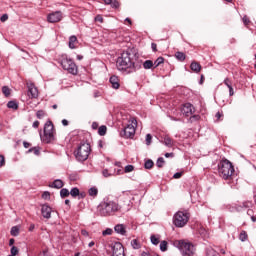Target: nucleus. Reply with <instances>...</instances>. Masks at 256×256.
I'll return each instance as SVG.
<instances>
[{
	"mask_svg": "<svg viewBox=\"0 0 256 256\" xmlns=\"http://www.w3.org/2000/svg\"><path fill=\"white\" fill-rule=\"evenodd\" d=\"M116 67L119 71L135 73L141 66L135 65V54L131 50H126L117 58Z\"/></svg>",
	"mask_w": 256,
	"mask_h": 256,
	"instance_id": "nucleus-1",
	"label": "nucleus"
},
{
	"mask_svg": "<svg viewBox=\"0 0 256 256\" xmlns=\"http://www.w3.org/2000/svg\"><path fill=\"white\" fill-rule=\"evenodd\" d=\"M98 211L102 217H108L109 215H114V213L121 211V206L113 200H105L98 206Z\"/></svg>",
	"mask_w": 256,
	"mask_h": 256,
	"instance_id": "nucleus-2",
	"label": "nucleus"
},
{
	"mask_svg": "<svg viewBox=\"0 0 256 256\" xmlns=\"http://www.w3.org/2000/svg\"><path fill=\"white\" fill-rule=\"evenodd\" d=\"M218 173L222 179L229 180L231 177H233V174L235 173V168L233 167V163H231L229 160H222L218 164Z\"/></svg>",
	"mask_w": 256,
	"mask_h": 256,
	"instance_id": "nucleus-3",
	"label": "nucleus"
},
{
	"mask_svg": "<svg viewBox=\"0 0 256 256\" xmlns=\"http://www.w3.org/2000/svg\"><path fill=\"white\" fill-rule=\"evenodd\" d=\"M74 155L81 163H83V161H87L89 159V155H91V144L88 142H81L74 151Z\"/></svg>",
	"mask_w": 256,
	"mask_h": 256,
	"instance_id": "nucleus-4",
	"label": "nucleus"
},
{
	"mask_svg": "<svg viewBox=\"0 0 256 256\" xmlns=\"http://www.w3.org/2000/svg\"><path fill=\"white\" fill-rule=\"evenodd\" d=\"M60 64L62 69L70 73V75H77V73H79V68L77 67V64H75L73 59L68 58L67 56H62Z\"/></svg>",
	"mask_w": 256,
	"mask_h": 256,
	"instance_id": "nucleus-5",
	"label": "nucleus"
},
{
	"mask_svg": "<svg viewBox=\"0 0 256 256\" xmlns=\"http://www.w3.org/2000/svg\"><path fill=\"white\" fill-rule=\"evenodd\" d=\"M55 140V126L53 122L48 120L44 125V135L42 136L43 143H53Z\"/></svg>",
	"mask_w": 256,
	"mask_h": 256,
	"instance_id": "nucleus-6",
	"label": "nucleus"
},
{
	"mask_svg": "<svg viewBox=\"0 0 256 256\" xmlns=\"http://www.w3.org/2000/svg\"><path fill=\"white\" fill-rule=\"evenodd\" d=\"M191 216L189 215L188 212H183V211H178L174 214L173 216V223L175 227H185L187 223H189V218Z\"/></svg>",
	"mask_w": 256,
	"mask_h": 256,
	"instance_id": "nucleus-7",
	"label": "nucleus"
},
{
	"mask_svg": "<svg viewBox=\"0 0 256 256\" xmlns=\"http://www.w3.org/2000/svg\"><path fill=\"white\" fill-rule=\"evenodd\" d=\"M178 249H180L182 255H193L195 253V247L191 244V242H187L185 240L178 241Z\"/></svg>",
	"mask_w": 256,
	"mask_h": 256,
	"instance_id": "nucleus-8",
	"label": "nucleus"
},
{
	"mask_svg": "<svg viewBox=\"0 0 256 256\" xmlns=\"http://www.w3.org/2000/svg\"><path fill=\"white\" fill-rule=\"evenodd\" d=\"M137 129V119L132 118L127 127L124 128V136L126 139H131L135 136V130Z\"/></svg>",
	"mask_w": 256,
	"mask_h": 256,
	"instance_id": "nucleus-9",
	"label": "nucleus"
},
{
	"mask_svg": "<svg viewBox=\"0 0 256 256\" xmlns=\"http://www.w3.org/2000/svg\"><path fill=\"white\" fill-rule=\"evenodd\" d=\"M26 85L28 88L27 95L29 99H37V97H39V90L37 89L35 84L33 82H27Z\"/></svg>",
	"mask_w": 256,
	"mask_h": 256,
	"instance_id": "nucleus-10",
	"label": "nucleus"
},
{
	"mask_svg": "<svg viewBox=\"0 0 256 256\" xmlns=\"http://www.w3.org/2000/svg\"><path fill=\"white\" fill-rule=\"evenodd\" d=\"M112 256H125V248L121 242H115L112 246Z\"/></svg>",
	"mask_w": 256,
	"mask_h": 256,
	"instance_id": "nucleus-11",
	"label": "nucleus"
},
{
	"mask_svg": "<svg viewBox=\"0 0 256 256\" xmlns=\"http://www.w3.org/2000/svg\"><path fill=\"white\" fill-rule=\"evenodd\" d=\"M61 19H63V14L61 13V11L50 13L47 16L48 23H59Z\"/></svg>",
	"mask_w": 256,
	"mask_h": 256,
	"instance_id": "nucleus-12",
	"label": "nucleus"
},
{
	"mask_svg": "<svg viewBox=\"0 0 256 256\" xmlns=\"http://www.w3.org/2000/svg\"><path fill=\"white\" fill-rule=\"evenodd\" d=\"M181 113L185 115V117H191V115L195 113V107L191 103H186L183 105Z\"/></svg>",
	"mask_w": 256,
	"mask_h": 256,
	"instance_id": "nucleus-13",
	"label": "nucleus"
},
{
	"mask_svg": "<svg viewBox=\"0 0 256 256\" xmlns=\"http://www.w3.org/2000/svg\"><path fill=\"white\" fill-rule=\"evenodd\" d=\"M53 209L48 204H43L41 208V214L44 219H51V213Z\"/></svg>",
	"mask_w": 256,
	"mask_h": 256,
	"instance_id": "nucleus-14",
	"label": "nucleus"
},
{
	"mask_svg": "<svg viewBox=\"0 0 256 256\" xmlns=\"http://www.w3.org/2000/svg\"><path fill=\"white\" fill-rule=\"evenodd\" d=\"M163 143L166 147H173L175 145V141L169 135H164Z\"/></svg>",
	"mask_w": 256,
	"mask_h": 256,
	"instance_id": "nucleus-15",
	"label": "nucleus"
},
{
	"mask_svg": "<svg viewBox=\"0 0 256 256\" xmlns=\"http://www.w3.org/2000/svg\"><path fill=\"white\" fill-rule=\"evenodd\" d=\"M110 83L113 89H119V87H121V85L119 84V78L117 76L110 77Z\"/></svg>",
	"mask_w": 256,
	"mask_h": 256,
	"instance_id": "nucleus-16",
	"label": "nucleus"
},
{
	"mask_svg": "<svg viewBox=\"0 0 256 256\" xmlns=\"http://www.w3.org/2000/svg\"><path fill=\"white\" fill-rule=\"evenodd\" d=\"M114 231L119 233V235H125V233H127V230L125 229V225H123V224H117L114 227Z\"/></svg>",
	"mask_w": 256,
	"mask_h": 256,
	"instance_id": "nucleus-17",
	"label": "nucleus"
},
{
	"mask_svg": "<svg viewBox=\"0 0 256 256\" xmlns=\"http://www.w3.org/2000/svg\"><path fill=\"white\" fill-rule=\"evenodd\" d=\"M76 43H77V36H75V35L70 36L69 43H68L69 48L70 49H76L77 48V46H75Z\"/></svg>",
	"mask_w": 256,
	"mask_h": 256,
	"instance_id": "nucleus-18",
	"label": "nucleus"
},
{
	"mask_svg": "<svg viewBox=\"0 0 256 256\" xmlns=\"http://www.w3.org/2000/svg\"><path fill=\"white\" fill-rule=\"evenodd\" d=\"M190 68L192 71H194V73H199L201 71V64L193 61L190 65Z\"/></svg>",
	"mask_w": 256,
	"mask_h": 256,
	"instance_id": "nucleus-19",
	"label": "nucleus"
},
{
	"mask_svg": "<svg viewBox=\"0 0 256 256\" xmlns=\"http://www.w3.org/2000/svg\"><path fill=\"white\" fill-rule=\"evenodd\" d=\"M50 187L54 189H62L63 188V181L60 179L55 180Z\"/></svg>",
	"mask_w": 256,
	"mask_h": 256,
	"instance_id": "nucleus-20",
	"label": "nucleus"
},
{
	"mask_svg": "<svg viewBox=\"0 0 256 256\" xmlns=\"http://www.w3.org/2000/svg\"><path fill=\"white\" fill-rule=\"evenodd\" d=\"M175 57L178 61H181V62H183V61H185V59H187V56L185 55V53L179 52V51L175 53Z\"/></svg>",
	"mask_w": 256,
	"mask_h": 256,
	"instance_id": "nucleus-21",
	"label": "nucleus"
},
{
	"mask_svg": "<svg viewBox=\"0 0 256 256\" xmlns=\"http://www.w3.org/2000/svg\"><path fill=\"white\" fill-rule=\"evenodd\" d=\"M131 247H132L133 249H141V243L139 242V240L133 239V240L131 241Z\"/></svg>",
	"mask_w": 256,
	"mask_h": 256,
	"instance_id": "nucleus-22",
	"label": "nucleus"
},
{
	"mask_svg": "<svg viewBox=\"0 0 256 256\" xmlns=\"http://www.w3.org/2000/svg\"><path fill=\"white\" fill-rule=\"evenodd\" d=\"M90 197H97L99 190L96 187H92L88 190Z\"/></svg>",
	"mask_w": 256,
	"mask_h": 256,
	"instance_id": "nucleus-23",
	"label": "nucleus"
},
{
	"mask_svg": "<svg viewBox=\"0 0 256 256\" xmlns=\"http://www.w3.org/2000/svg\"><path fill=\"white\" fill-rule=\"evenodd\" d=\"M107 134V126L102 125L98 128V135H100L101 137H103V135Z\"/></svg>",
	"mask_w": 256,
	"mask_h": 256,
	"instance_id": "nucleus-24",
	"label": "nucleus"
},
{
	"mask_svg": "<svg viewBox=\"0 0 256 256\" xmlns=\"http://www.w3.org/2000/svg\"><path fill=\"white\" fill-rule=\"evenodd\" d=\"M7 108L8 109H19V104H17V102H15V101H9L7 103Z\"/></svg>",
	"mask_w": 256,
	"mask_h": 256,
	"instance_id": "nucleus-25",
	"label": "nucleus"
},
{
	"mask_svg": "<svg viewBox=\"0 0 256 256\" xmlns=\"http://www.w3.org/2000/svg\"><path fill=\"white\" fill-rule=\"evenodd\" d=\"M155 64L153 63V61L151 60H146L144 63H143V67L144 69H151L152 67H154Z\"/></svg>",
	"mask_w": 256,
	"mask_h": 256,
	"instance_id": "nucleus-26",
	"label": "nucleus"
},
{
	"mask_svg": "<svg viewBox=\"0 0 256 256\" xmlns=\"http://www.w3.org/2000/svg\"><path fill=\"white\" fill-rule=\"evenodd\" d=\"M2 93L5 95V97H9L11 95V88L8 86H3Z\"/></svg>",
	"mask_w": 256,
	"mask_h": 256,
	"instance_id": "nucleus-27",
	"label": "nucleus"
},
{
	"mask_svg": "<svg viewBox=\"0 0 256 256\" xmlns=\"http://www.w3.org/2000/svg\"><path fill=\"white\" fill-rule=\"evenodd\" d=\"M12 237H17L19 235V227L13 226L10 231Z\"/></svg>",
	"mask_w": 256,
	"mask_h": 256,
	"instance_id": "nucleus-28",
	"label": "nucleus"
},
{
	"mask_svg": "<svg viewBox=\"0 0 256 256\" xmlns=\"http://www.w3.org/2000/svg\"><path fill=\"white\" fill-rule=\"evenodd\" d=\"M248 237L249 236L247 235V232L245 230H242L240 232V235H239L240 241H247Z\"/></svg>",
	"mask_w": 256,
	"mask_h": 256,
	"instance_id": "nucleus-29",
	"label": "nucleus"
},
{
	"mask_svg": "<svg viewBox=\"0 0 256 256\" xmlns=\"http://www.w3.org/2000/svg\"><path fill=\"white\" fill-rule=\"evenodd\" d=\"M47 116V112H45L44 110H38L36 112V117L37 119H43V117Z\"/></svg>",
	"mask_w": 256,
	"mask_h": 256,
	"instance_id": "nucleus-30",
	"label": "nucleus"
},
{
	"mask_svg": "<svg viewBox=\"0 0 256 256\" xmlns=\"http://www.w3.org/2000/svg\"><path fill=\"white\" fill-rule=\"evenodd\" d=\"M165 62V58L158 57L154 62V67L157 68L159 65L163 64Z\"/></svg>",
	"mask_w": 256,
	"mask_h": 256,
	"instance_id": "nucleus-31",
	"label": "nucleus"
},
{
	"mask_svg": "<svg viewBox=\"0 0 256 256\" xmlns=\"http://www.w3.org/2000/svg\"><path fill=\"white\" fill-rule=\"evenodd\" d=\"M155 163H153V160H147L144 164L145 169H153V166Z\"/></svg>",
	"mask_w": 256,
	"mask_h": 256,
	"instance_id": "nucleus-32",
	"label": "nucleus"
},
{
	"mask_svg": "<svg viewBox=\"0 0 256 256\" xmlns=\"http://www.w3.org/2000/svg\"><path fill=\"white\" fill-rule=\"evenodd\" d=\"M156 165L161 169V167L165 165V159H163V157L158 158Z\"/></svg>",
	"mask_w": 256,
	"mask_h": 256,
	"instance_id": "nucleus-33",
	"label": "nucleus"
},
{
	"mask_svg": "<svg viewBox=\"0 0 256 256\" xmlns=\"http://www.w3.org/2000/svg\"><path fill=\"white\" fill-rule=\"evenodd\" d=\"M150 241H151L152 245H159V238L155 235H152L150 237Z\"/></svg>",
	"mask_w": 256,
	"mask_h": 256,
	"instance_id": "nucleus-34",
	"label": "nucleus"
},
{
	"mask_svg": "<svg viewBox=\"0 0 256 256\" xmlns=\"http://www.w3.org/2000/svg\"><path fill=\"white\" fill-rule=\"evenodd\" d=\"M167 245H168L167 241H165V240L162 241L160 243V251H163V252L167 251Z\"/></svg>",
	"mask_w": 256,
	"mask_h": 256,
	"instance_id": "nucleus-35",
	"label": "nucleus"
},
{
	"mask_svg": "<svg viewBox=\"0 0 256 256\" xmlns=\"http://www.w3.org/2000/svg\"><path fill=\"white\" fill-rule=\"evenodd\" d=\"M70 195H72V197H77L79 195V188H72L70 191Z\"/></svg>",
	"mask_w": 256,
	"mask_h": 256,
	"instance_id": "nucleus-36",
	"label": "nucleus"
},
{
	"mask_svg": "<svg viewBox=\"0 0 256 256\" xmlns=\"http://www.w3.org/2000/svg\"><path fill=\"white\" fill-rule=\"evenodd\" d=\"M60 196L61 197H69V190L67 188L61 189Z\"/></svg>",
	"mask_w": 256,
	"mask_h": 256,
	"instance_id": "nucleus-37",
	"label": "nucleus"
},
{
	"mask_svg": "<svg viewBox=\"0 0 256 256\" xmlns=\"http://www.w3.org/2000/svg\"><path fill=\"white\" fill-rule=\"evenodd\" d=\"M10 252H11L10 256L19 255V249L16 246H12Z\"/></svg>",
	"mask_w": 256,
	"mask_h": 256,
	"instance_id": "nucleus-38",
	"label": "nucleus"
},
{
	"mask_svg": "<svg viewBox=\"0 0 256 256\" xmlns=\"http://www.w3.org/2000/svg\"><path fill=\"white\" fill-rule=\"evenodd\" d=\"M102 175H103V177H111V176L114 175V172H109L108 169H104V170L102 171Z\"/></svg>",
	"mask_w": 256,
	"mask_h": 256,
	"instance_id": "nucleus-39",
	"label": "nucleus"
},
{
	"mask_svg": "<svg viewBox=\"0 0 256 256\" xmlns=\"http://www.w3.org/2000/svg\"><path fill=\"white\" fill-rule=\"evenodd\" d=\"M110 5H111V7H112L113 9H119V7H120L119 1H117V0H114L113 2H112V0H111Z\"/></svg>",
	"mask_w": 256,
	"mask_h": 256,
	"instance_id": "nucleus-40",
	"label": "nucleus"
},
{
	"mask_svg": "<svg viewBox=\"0 0 256 256\" xmlns=\"http://www.w3.org/2000/svg\"><path fill=\"white\" fill-rule=\"evenodd\" d=\"M102 235H103L104 237H106V235H113V229L107 228L106 230H104V231L102 232Z\"/></svg>",
	"mask_w": 256,
	"mask_h": 256,
	"instance_id": "nucleus-41",
	"label": "nucleus"
},
{
	"mask_svg": "<svg viewBox=\"0 0 256 256\" xmlns=\"http://www.w3.org/2000/svg\"><path fill=\"white\" fill-rule=\"evenodd\" d=\"M135 167L133 165H127L124 168L125 173H131L132 171H134Z\"/></svg>",
	"mask_w": 256,
	"mask_h": 256,
	"instance_id": "nucleus-42",
	"label": "nucleus"
},
{
	"mask_svg": "<svg viewBox=\"0 0 256 256\" xmlns=\"http://www.w3.org/2000/svg\"><path fill=\"white\" fill-rule=\"evenodd\" d=\"M42 199H45V200L51 199V193H49V191L43 192Z\"/></svg>",
	"mask_w": 256,
	"mask_h": 256,
	"instance_id": "nucleus-43",
	"label": "nucleus"
},
{
	"mask_svg": "<svg viewBox=\"0 0 256 256\" xmlns=\"http://www.w3.org/2000/svg\"><path fill=\"white\" fill-rule=\"evenodd\" d=\"M224 85H226V87H228V89L231 88V87H233V83L230 81L229 78H226V79L224 80Z\"/></svg>",
	"mask_w": 256,
	"mask_h": 256,
	"instance_id": "nucleus-44",
	"label": "nucleus"
},
{
	"mask_svg": "<svg viewBox=\"0 0 256 256\" xmlns=\"http://www.w3.org/2000/svg\"><path fill=\"white\" fill-rule=\"evenodd\" d=\"M153 139V136L151 134L146 135V145H151V141Z\"/></svg>",
	"mask_w": 256,
	"mask_h": 256,
	"instance_id": "nucleus-45",
	"label": "nucleus"
},
{
	"mask_svg": "<svg viewBox=\"0 0 256 256\" xmlns=\"http://www.w3.org/2000/svg\"><path fill=\"white\" fill-rule=\"evenodd\" d=\"M199 119H201V116L199 115H191L190 117L191 123H193V121H199Z\"/></svg>",
	"mask_w": 256,
	"mask_h": 256,
	"instance_id": "nucleus-46",
	"label": "nucleus"
},
{
	"mask_svg": "<svg viewBox=\"0 0 256 256\" xmlns=\"http://www.w3.org/2000/svg\"><path fill=\"white\" fill-rule=\"evenodd\" d=\"M242 21L244 25H249L251 21L249 20V17L247 15L243 16Z\"/></svg>",
	"mask_w": 256,
	"mask_h": 256,
	"instance_id": "nucleus-47",
	"label": "nucleus"
},
{
	"mask_svg": "<svg viewBox=\"0 0 256 256\" xmlns=\"http://www.w3.org/2000/svg\"><path fill=\"white\" fill-rule=\"evenodd\" d=\"M183 177V172H177L173 175V179H181Z\"/></svg>",
	"mask_w": 256,
	"mask_h": 256,
	"instance_id": "nucleus-48",
	"label": "nucleus"
},
{
	"mask_svg": "<svg viewBox=\"0 0 256 256\" xmlns=\"http://www.w3.org/2000/svg\"><path fill=\"white\" fill-rule=\"evenodd\" d=\"M5 165V156L0 155V167H4Z\"/></svg>",
	"mask_w": 256,
	"mask_h": 256,
	"instance_id": "nucleus-49",
	"label": "nucleus"
},
{
	"mask_svg": "<svg viewBox=\"0 0 256 256\" xmlns=\"http://www.w3.org/2000/svg\"><path fill=\"white\" fill-rule=\"evenodd\" d=\"M7 19H9V15L4 14V15L1 16L0 21H1L2 23H5V21H7Z\"/></svg>",
	"mask_w": 256,
	"mask_h": 256,
	"instance_id": "nucleus-50",
	"label": "nucleus"
},
{
	"mask_svg": "<svg viewBox=\"0 0 256 256\" xmlns=\"http://www.w3.org/2000/svg\"><path fill=\"white\" fill-rule=\"evenodd\" d=\"M95 21L98 22V23H103V16L97 15V16L95 17Z\"/></svg>",
	"mask_w": 256,
	"mask_h": 256,
	"instance_id": "nucleus-51",
	"label": "nucleus"
},
{
	"mask_svg": "<svg viewBox=\"0 0 256 256\" xmlns=\"http://www.w3.org/2000/svg\"><path fill=\"white\" fill-rule=\"evenodd\" d=\"M81 235H83V237H89V232L85 229L81 230Z\"/></svg>",
	"mask_w": 256,
	"mask_h": 256,
	"instance_id": "nucleus-52",
	"label": "nucleus"
},
{
	"mask_svg": "<svg viewBox=\"0 0 256 256\" xmlns=\"http://www.w3.org/2000/svg\"><path fill=\"white\" fill-rule=\"evenodd\" d=\"M32 127H34V129H38L39 128V121H34L32 124Z\"/></svg>",
	"mask_w": 256,
	"mask_h": 256,
	"instance_id": "nucleus-53",
	"label": "nucleus"
},
{
	"mask_svg": "<svg viewBox=\"0 0 256 256\" xmlns=\"http://www.w3.org/2000/svg\"><path fill=\"white\" fill-rule=\"evenodd\" d=\"M23 146H24L25 149H29V147H31V144L27 141H24Z\"/></svg>",
	"mask_w": 256,
	"mask_h": 256,
	"instance_id": "nucleus-54",
	"label": "nucleus"
},
{
	"mask_svg": "<svg viewBox=\"0 0 256 256\" xmlns=\"http://www.w3.org/2000/svg\"><path fill=\"white\" fill-rule=\"evenodd\" d=\"M221 117H223V113L217 112V113H216V119H217V121H219V120L221 119Z\"/></svg>",
	"mask_w": 256,
	"mask_h": 256,
	"instance_id": "nucleus-55",
	"label": "nucleus"
},
{
	"mask_svg": "<svg viewBox=\"0 0 256 256\" xmlns=\"http://www.w3.org/2000/svg\"><path fill=\"white\" fill-rule=\"evenodd\" d=\"M99 128V123H97V122H93L92 123V129H98Z\"/></svg>",
	"mask_w": 256,
	"mask_h": 256,
	"instance_id": "nucleus-56",
	"label": "nucleus"
},
{
	"mask_svg": "<svg viewBox=\"0 0 256 256\" xmlns=\"http://www.w3.org/2000/svg\"><path fill=\"white\" fill-rule=\"evenodd\" d=\"M229 95L230 97H233V95H235V92L233 91V86L229 88Z\"/></svg>",
	"mask_w": 256,
	"mask_h": 256,
	"instance_id": "nucleus-57",
	"label": "nucleus"
},
{
	"mask_svg": "<svg viewBox=\"0 0 256 256\" xmlns=\"http://www.w3.org/2000/svg\"><path fill=\"white\" fill-rule=\"evenodd\" d=\"M151 47H152V51H154V53H156L157 51V45L155 43H152L151 44Z\"/></svg>",
	"mask_w": 256,
	"mask_h": 256,
	"instance_id": "nucleus-58",
	"label": "nucleus"
},
{
	"mask_svg": "<svg viewBox=\"0 0 256 256\" xmlns=\"http://www.w3.org/2000/svg\"><path fill=\"white\" fill-rule=\"evenodd\" d=\"M62 125H63L64 127H67V125H69V121H67V119H63V120H62Z\"/></svg>",
	"mask_w": 256,
	"mask_h": 256,
	"instance_id": "nucleus-59",
	"label": "nucleus"
},
{
	"mask_svg": "<svg viewBox=\"0 0 256 256\" xmlns=\"http://www.w3.org/2000/svg\"><path fill=\"white\" fill-rule=\"evenodd\" d=\"M165 157H166V158L175 157V154H174L173 152H171V153H166V154H165Z\"/></svg>",
	"mask_w": 256,
	"mask_h": 256,
	"instance_id": "nucleus-60",
	"label": "nucleus"
},
{
	"mask_svg": "<svg viewBox=\"0 0 256 256\" xmlns=\"http://www.w3.org/2000/svg\"><path fill=\"white\" fill-rule=\"evenodd\" d=\"M35 230V224H31L29 227V231H34Z\"/></svg>",
	"mask_w": 256,
	"mask_h": 256,
	"instance_id": "nucleus-61",
	"label": "nucleus"
},
{
	"mask_svg": "<svg viewBox=\"0 0 256 256\" xmlns=\"http://www.w3.org/2000/svg\"><path fill=\"white\" fill-rule=\"evenodd\" d=\"M14 243H15V239L11 238V239L9 240V245H10V246H11V245H14Z\"/></svg>",
	"mask_w": 256,
	"mask_h": 256,
	"instance_id": "nucleus-62",
	"label": "nucleus"
},
{
	"mask_svg": "<svg viewBox=\"0 0 256 256\" xmlns=\"http://www.w3.org/2000/svg\"><path fill=\"white\" fill-rule=\"evenodd\" d=\"M125 21H126L127 23H129V25H132V23H133V22L131 21V18H126Z\"/></svg>",
	"mask_w": 256,
	"mask_h": 256,
	"instance_id": "nucleus-63",
	"label": "nucleus"
},
{
	"mask_svg": "<svg viewBox=\"0 0 256 256\" xmlns=\"http://www.w3.org/2000/svg\"><path fill=\"white\" fill-rule=\"evenodd\" d=\"M104 1L105 5H111V0H102Z\"/></svg>",
	"mask_w": 256,
	"mask_h": 256,
	"instance_id": "nucleus-64",
	"label": "nucleus"
}]
</instances>
